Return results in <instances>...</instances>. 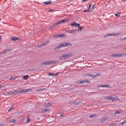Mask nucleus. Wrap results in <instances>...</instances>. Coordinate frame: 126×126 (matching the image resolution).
<instances>
[{
    "instance_id": "obj_1",
    "label": "nucleus",
    "mask_w": 126,
    "mask_h": 126,
    "mask_svg": "<svg viewBox=\"0 0 126 126\" xmlns=\"http://www.w3.org/2000/svg\"><path fill=\"white\" fill-rule=\"evenodd\" d=\"M72 45L71 43L69 42L64 43L63 44H61L59 45L58 46L56 47V48L59 47H66L68 46H71Z\"/></svg>"
},
{
    "instance_id": "obj_2",
    "label": "nucleus",
    "mask_w": 126,
    "mask_h": 126,
    "mask_svg": "<svg viewBox=\"0 0 126 126\" xmlns=\"http://www.w3.org/2000/svg\"><path fill=\"white\" fill-rule=\"evenodd\" d=\"M55 63L54 61H47L46 62H45L43 63V64L45 65H48L50 64H52Z\"/></svg>"
},
{
    "instance_id": "obj_3",
    "label": "nucleus",
    "mask_w": 126,
    "mask_h": 126,
    "mask_svg": "<svg viewBox=\"0 0 126 126\" xmlns=\"http://www.w3.org/2000/svg\"><path fill=\"white\" fill-rule=\"evenodd\" d=\"M119 35V33H116V34H114L113 33H111L110 34H107V35H105L104 36V38H105L106 37H107L108 36H117Z\"/></svg>"
},
{
    "instance_id": "obj_4",
    "label": "nucleus",
    "mask_w": 126,
    "mask_h": 126,
    "mask_svg": "<svg viewBox=\"0 0 126 126\" xmlns=\"http://www.w3.org/2000/svg\"><path fill=\"white\" fill-rule=\"evenodd\" d=\"M66 36L64 34H59L54 36V37H60L61 38L64 37H66Z\"/></svg>"
},
{
    "instance_id": "obj_5",
    "label": "nucleus",
    "mask_w": 126,
    "mask_h": 126,
    "mask_svg": "<svg viewBox=\"0 0 126 126\" xmlns=\"http://www.w3.org/2000/svg\"><path fill=\"white\" fill-rule=\"evenodd\" d=\"M68 58V56L67 54H64L59 57L60 60H65L67 59Z\"/></svg>"
},
{
    "instance_id": "obj_6",
    "label": "nucleus",
    "mask_w": 126,
    "mask_h": 126,
    "mask_svg": "<svg viewBox=\"0 0 126 126\" xmlns=\"http://www.w3.org/2000/svg\"><path fill=\"white\" fill-rule=\"evenodd\" d=\"M98 87H109L110 88V86L108 84H104V85H99L98 86Z\"/></svg>"
},
{
    "instance_id": "obj_7",
    "label": "nucleus",
    "mask_w": 126,
    "mask_h": 126,
    "mask_svg": "<svg viewBox=\"0 0 126 126\" xmlns=\"http://www.w3.org/2000/svg\"><path fill=\"white\" fill-rule=\"evenodd\" d=\"M19 39V37H16L15 36L12 37L11 38V39L12 40L14 41L15 42L17 40H18Z\"/></svg>"
},
{
    "instance_id": "obj_8",
    "label": "nucleus",
    "mask_w": 126,
    "mask_h": 126,
    "mask_svg": "<svg viewBox=\"0 0 126 126\" xmlns=\"http://www.w3.org/2000/svg\"><path fill=\"white\" fill-rule=\"evenodd\" d=\"M79 23L77 24L75 22H73L71 23L70 24V25L72 26H74L75 27H77Z\"/></svg>"
},
{
    "instance_id": "obj_9",
    "label": "nucleus",
    "mask_w": 126,
    "mask_h": 126,
    "mask_svg": "<svg viewBox=\"0 0 126 126\" xmlns=\"http://www.w3.org/2000/svg\"><path fill=\"white\" fill-rule=\"evenodd\" d=\"M69 104H73L74 105H76L77 104V102L74 101H72L69 102Z\"/></svg>"
},
{
    "instance_id": "obj_10",
    "label": "nucleus",
    "mask_w": 126,
    "mask_h": 126,
    "mask_svg": "<svg viewBox=\"0 0 126 126\" xmlns=\"http://www.w3.org/2000/svg\"><path fill=\"white\" fill-rule=\"evenodd\" d=\"M25 93V89H20L18 91V94Z\"/></svg>"
},
{
    "instance_id": "obj_11",
    "label": "nucleus",
    "mask_w": 126,
    "mask_h": 126,
    "mask_svg": "<svg viewBox=\"0 0 126 126\" xmlns=\"http://www.w3.org/2000/svg\"><path fill=\"white\" fill-rule=\"evenodd\" d=\"M44 4L45 5L50 4L51 3V0H49L43 2Z\"/></svg>"
},
{
    "instance_id": "obj_12",
    "label": "nucleus",
    "mask_w": 126,
    "mask_h": 126,
    "mask_svg": "<svg viewBox=\"0 0 126 126\" xmlns=\"http://www.w3.org/2000/svg\"><path fill=\"white\" fill-rule=\"evenodd\" d=\"M52 104L50 103H48L44 105V107H48L51 106H52Z\"/></svg>"
},
{
    "instance_id": "obj_13",
    "label": "nucleus",
    "mask_w": 126,
    "mask_h": 126,
    "mask_svg": "<svg viewBox=\"0 0 126 126\" xmlns=\"http://www.w3.org/2000/svg\"><path fill=\"white\" fill-rule=\"evenodd\" d=\"M86 76H87L91 77L92 78H94L95 77L94 75L89 74H87L86 75Z\"/></svg>"
},
{
    "instance_id": "obj_14",
    "label": "nucleus",
    "mask_w": 126,
    "mask_h": 126,
    "mask_svg": "<svg viewBox=\"0 0 126 126\" xmlns=\"http://www.w3.org/2000/svg\"><path fill=\"white\" fill-rule=\"evenodd\" d=\"M108 119V117H106L105 118H104L102 119L101 120V122H103L105 121L106 120H107Z\"/></svg>"
},
{
    "instance_id": "obj_15",
    "label": "nucleus",
    "mask_w": 126,
    "mask_h": 126,
    "mask_svg": "<svg viewBox=\"0 0 126 126\" xmlns=\"http://www.w3.org/2000/svg\"><path fill=\"white\" fill-rule=\"evenodd\" d=\"M32 90L31 89H25V93H27L28 92L31 91Z\"/></svg>"
},
{
    "instance_id": "obj_16",
    "label": "nucleus",
    "mask_w": 126,
    "mask_h": 126,
    "mask_svg": "<svg viewBox=\"0 0 126 126\" xmlns=\"http://www.w3.org/2000/svg\"><path fill=\"white\" fill-rule=\"evenodd\" d=\"M29 77V76L28 75H26L25 76H24L23 77V78L25 80H26L27 79H28Z\"/></svg>"
},
{
    "instance_id": "obj_17",
    "label": "nucleus",
    "mask_w": 126,
    "mask_h": 126,
    "mask_svg": "<svg viewBox=\"0 0 126 126\" xmlns=\"http://www.w3.org/2000/svg\"><path fill=\"white\" fill-rule=\"evenodd\" d=\"M122 57V55L121 53L116 54V57Z\"/></svg>"
},
{
    "instance_id": "obj_18",
    "label": "nucleus",
    "mask_w": 126,
    "mask_h": 126,
    "mask_svg": "<svg viewBox=\"0 0 126 126\" xmlns=\"http://www.w3.org/2000/svg\"><path fill=\"white\" fill-rule=\"evenodd\" d=\"M49 42V41H47L46 42H44V43L43 44H42V46H44L45 45H46Z\"/></svg>"
},
{
    "instance_id": "obj_19",
    "label": "nucleus",
    "mask_w": 126,
    "mask_h": 126,
    "mask_svg": "<svg viewBox=\"0 0 126 126\" xmlns=\"http://www.w3.org/2000/svg\"><path fill=\"white\" fill-rule=\"evenodd\" d=\"M50 111V109L48 108H47L45 109L44 110V111L45 112H48Z\"/></svg>"
},
{
    "instance_id": "obj_20",
    "label": "nucleus",
    "mask_w": 126,
    "mask_h": 126,
    "mask_svg": "<svg viewBox=\"0 0 126 126\" xmlns=\"http://www.w3.org/2000/svg\"><path fill=\"white\" fill-rule=\"evenodd\" d=\"M78 29L79 31H80L81 29V28L80 25L79 24H78Z\"/></svg>"
},
{
    "instance_id": "obj_21",
    "label": "nucleus",
    "mask_w": 126,
    "mask_h": 126,
    "mask_svg": "<svg viewBox=\"0 0 126 126\" xmlns=\"http://www.w3.org/2000/svg\"><path fill=\"white\" fill-rule=\"evenodd\" d=\"M57 25L55 22V23H54L52 24V25L51 27L52 28H53L54 27H55Z\"/></svg>"
},
{
    "instance_id": "obj_22",
    "label": "nucleus",
    "mask_w": 126,
    "mask_h": 126,
    "mask_svg": "<svg viewBox=\"0 0 126 126\" xmlns=\"http://www.w3.org/2000/svg\"><path fill=\"white\" fill-rule=\"evenodd\" d=\"M121 113V111H115L114 113V114L115 115L116 114H118Z\"/></svg>"
},
{
    "instance_id": "obj_23",
    "label": "nucleus",
    "mask_w": 126,
    "mask_h": 126,
    "mask_svg": "<svg viewBox=\"0 0 126 126\" xmlns=\"http://www.w3.org/2000/svg\"><path fill=\"white\" fill-rule=\"evenodd\" d=\"M96 116V115L95 114H92L89 117L90 118H93L94 117H95Z\"/></svg>"
},
{
    "instance_id": "obj_24",
    "label": "nucleus",
    "mask_w": 126,
    "mask_h": 126,
    "mask_svg": "<svg viewBox=\"0 0 126 126\" xmlns=\"http://www.w3.org/2000/svg\"><path fill=\"white\" fill-rule=\"evenodd\" d=\"M67 56H68V58L69 57H70L72 56V54L71 53H69L67 54Z\"/></svg>"
},
{
    "instance_id": "obj_25",
    "label": "nucleus",
    "mask_w": 126,
    "mask_h": 126,
    "mask_svg": "<svg viewBox=\"0 0 126 126\" xmlns=\"http://www.w3.org/2000/svg\"><path fill=\"white\" fill-rule=\"evenodd\" d=\"M60 21L61 22V23L65 22L66 21V20L64 19H62L61 20H60Z\"/></svg>"
},
{
    "instance_id": "obj_26",
    "label": "nucleus",
    "mask_w": 126,
    "mask_h": 126,
    "mask_svg": "<svg viewBox=\"0 0 126 126\" xmlns=\"http://www.w3.org/2000/svg\"><path fill=\"white\" fill-rule=\"evenodd\" d=\"M16 78H17L16 77H15V76L13 77H11L10 78H9V80H11V79H16Z\"/></svg>"
},
{
    "instance_id": "obj_27",
    "label": "nucleus",
    "mask_w": 126,
    "mask_h": 126,
    "mask_svg": "<svg viewBox=\"0 0 126 126\" xmlns=\"http://www.w3.org/2000/svg\"><path fill=\"white\" fill-rule=\"evenodd\" d=\"M120 13H116L115 14V15L116 16H120Z\"/></svg>"
},
{
    "instance_id": "obj_28",
    "label": "nucleus",
    "mask_w": 126,
    "mask_h": 126,
    "mask_svg": "<svg viewBox=\"0 0 126 126\" xmlns=\"http://www.w3.org/2000/svg\"><path fill=\"white\" fill-rule=\"evenodd\" d=\"M48 75L49 76H54L55 75V74L52 73H50Z\"/></svg>"
},
{
    "instance_id": "obj_29",
    "label": "nucleus",
    "mask_w": 126,
    "mask_h": 126,
    "mask_svg": "<svg viewBox=\"0 0 126 126\" xmlns=\"http://www.w3.org/2000/svg\"><path fill=\"white\" fill-rule=\"evenodd\" d=\"M92 6V4H90L89 5V7L88 8V10L89 11L90 9V8H91V7Z\"/></svg>"
},
{
    "instance_id": "obj_30",
    "label": "nucleus",
    "mask_w": 126,
    "mask_h": 126,
    "mask_svg": "<svg viewBox=\"0 0 126 126\" xmlns=\"http://www.w3.org/2000/svg\"><path fill=\"white\" fill-rule=\"evenodd\" d=\"M80 83L81 84L85 83V80L80 81Z\"/></svg>"
},
{
    "instance_id": "obj_31",
    "label": "nucleus",
    "mask_w": 126,
    "mask_h": 126,
    "mask_svg": "<svg viewBox=\"0 0 126 126\" xmlns=\"http://www.w3.org/2000/svg\"><path fill=\"white\" fill-rule=\"evenodd\" d=\"M119 100V99L117 97H114V100Z\"/></svg>"
},
{
    "instance_id": "obj_32",
    "label": "nucleus",
    "mask_w": 126,
    "mask_h": 126,
    "mask_svg": "<svg viewBox=\"0 0 126 126\" xmlns=\"http://www.w3.org/2000/svg\"><path fill=\"white\" fill-rule=\"evenodd\" d=\"M116 54H113L111 55V56L113 57H116Z\"/></svg>"
},
{
    "instance_id": "obj_33",
    "label": "nucleus",
    "mask_w": 126,
    "mask_h": 126,
    "mask_svg": "<svg viewBox=\"0 0 126 126\" xmlns=\"http://www.w3.org/2000/svg\"><path fill=\"white\" fill-rule=\"evenodd\" d=\"M56 23L57 25H59V24H61V22H60V20L58 21H57V22H56Z\"/></svg>"
},
{
    "instance_id": "obj_34",
    "label": "nucleus",
    "mask_w": 126,
    "mask_h": 126,
    "mask_svg": "<svg viewBox=\"0 0 126 126\" xmlns=\"http://www.w3.org/2000/svg\"><path fill=\"white\" fill-rule=\"evenodd\" d=\"M117 124L116 123L113 124H112L110 125V126H116Z\"/></svg>"
},
{
    "instance_id": "obj_35",
    "label": "nucleus",
    "mask_w": 126,
    "mask_h": 126,
    "mask_svg": "<svg viewBox=\"0 0 126 126\" xmlns=\"http://www.w3.org/2000/svg\"><path fill=\"white\" fill-rule=\"evenodd\" d=\"M122 55V57L123 56H126V53H121Z\"/></svg>"
},
{
    "instance_id": "obj_36",
    "label": "nucleus",
    "mask_w": 126,
    "mask_h": 126,
    "mask_svg": "<svg viewBox=\"0 0 126 126\" xmlns=\"http://www.w3.org/2000/svg\"><path fill=\"white\" fill-rule=\"evenodd\" d=\"M110 99L112 101H113L114 100V98L112 96H110Z\"/></svg>"
},
{
    "instance_id": "obj_37",
    "label": "nucleus",
    "mask_w": 126,
    "mask_h": 126,
    "mask_svg": "<svg viewBox=\"0 0 126 126\" xmlns=\"http://www.w3.org/2000/svg\"><path fill=\"white\" fill-rule=\"evenodd\" d=\"M12 122L13 123H15L16 122V120H15V119H13L12 120Z\"/></svg>"
},
{
    "instance_id": "obj_38",
    "label": "nucleus",
    "mask_w": 126,
    "mask_h": 126,
    "mask_svg": "<svg viewBox=\"0 0 126 126\" xmlns=\"http://www.w3.org/2000/svg\"><path fill=\"white\" fill-rule=\"evenodd\" d=\"M85 83H88L89 82V80H85Z\"/></svg>"
},
{
    "instance_id": "obj_39",
    "label": "nucleus",
    "mask_w": 126,
    "mask_h": 126,
    "mask_svg": "<svg viewBox=\"0 0 126 126\" xmlns=\"http://www.w3.org/2000/svg\"><path fill=\"white\" fill-rule=\"evenodd\" d=\"M42 46H42V44H41L39 45L37 47H41Z\"/></svg>"
},
{
    "instance_id": "obj_40",
    "label": "nucleus",
    "mask_w": 126,
    "mask_h": 126,
    "mask_svg": "<svg viewBox=\"0 0 126 126\" xmlns=\"http://www.w3.org/2000/svg\"><path fill=\"white\" fill-rule=\"evenodd\" d=\"M100 75V74L99 73H97L95 75V77H96L97 76H98Z\"/></svg>"
},
{
    "instance_id": "obj_41",
    "label": "nucleus",
    "mask_w": 126,
    "mask_h": 126,
    "mask_svg": "<svg viewBox=\"0 0 126 126\" xmlns=\"http://www.w3.org/2000/svg\"><path fill=\"white\" fill-rule=\"evenodd\" d=\"M13 109H14L13 107L11 108L8 110V111H10L12 110Z\"/></svg>"
},
{
    "instance_id": "obj_42",
    "label": "nucleus",
    "mask_w": 126,
    "mask_h": 126,
    "mask_svg": "<svg viewBox=\"0 0 126 126\" xmlns=\"http://www.w3.org/2000/svg\"><path fill=\"white\" fill-rule=\"evenodd\" d=\"M95 8L94 6V5H92V9H94Z\"/></svg>"
},
{
    "instance_id": "obj_43",
    "label": "nucleus",
    "mask_w": 126,
    "mask_h": 126,
    "mask_svg": "<svg viewBox=\"0 0 126 126\" xmlns=\"http://www.w3.org/2000/svg\"><path fill=\"white\" fill-rule=\"evenodd\" d=\"M30 121V120L29 118H28L27 120V122H29Z\"/></svg>"
},
{
    "instance_id": "obj_44",
    "label": "nucleus",
    "mask_w": 126,
    "mask_h": 126,
    "mask_svg": "<svg viewBox=\"0 0 126 126\" xmlns=\"http://www.w3.org/2000/svg\"><path fill=\"white\" fill-rule=\"evenodd\" d=\"M54 10V9H50V10H48V11L49 12H51V11H52L53 10Z\"/></svg>"
},
{
    "instance_id": "obj_45",
    "label": "nucleus",
    "mask_w": 126,
    "mask_h": 126,
    "mask_svg": "<svg viewBox=\"0 0 126 126\" xmlns=\"http://www.w3.org/2000/svg\"><path fill=\"white\" fill-rule=\"evenodd\" d=\"M89 11L88 10H84L83 11V12H87V11Z\"/></svg>"
},
{
    "instance_id": "obj_46",
    "label": "nucleus",
    "mask_w": 126,
    "mask_h": 126,
    "mask_svg": "<svg viewBox=\"0 0 126 126\" xmlns=\"http://www.w3.org/2000/svg\"><path fill=\"white\" fill-rule=\"evenodd\" d=\"M110 96H108V97L107 98V99H109V100H110Z\"/></svg>"
},
{
    "instance_id": "obj_47",
    "label": "nucleus",
    "mask_w": 126,
    "mask_h": 126,
    "mask_svg": "<svg viewBox=\"0 0 126 126\" xmlns=\"http://www.w3.org/2000/svg\"><path fill=\"white\" fill-rule=\"evenodd\" d=\"M123 124V123L122 122H121L120 123V125H122Z\"/></svg>"
},
{
    "instance_id": "obj_48",
    "label": "nucleus",
    "mask_w": 126,
    "mask_h": 126,
    "mask_svg": "<svg viewBox=\"0 0 126 126\" xmlns=\"http://www.w3.org/2000/svg\"><path fill=\"white\" fill-rule=\"evenodd\" d=\"M122 122L123 123V124H125L126 122V120Z\"/></svg>"
},
{
    "instance_id": "obj_49",
    "label": "nucleus",
    "mask_w": 126,
    "mask_h": 126,
    "mask_svg": "<svg viewBox=\"0 0 126 126\" xmlns=\"http://www.w3.org/2000/svg\"><path fill=\"white\" fill-rule=\"evenodd\" d=\"M55 74V76H56L57 75H58V73H56V74Z\"/></svg>"
},
{
    "instance_id": "obj_50",
    "label": "nucleus",
    "mask_w": 126,
    "mask_h": 126,
    "mask_svg": "<svg viewBox=\"0 0 126 126\" xmlns=\"http://www.w3.org/2000/svg\"><path fill=\"white\" fill-rule=\"evenodd\" d=\"M1 36H0V42L1 40Z\"/></svg>"
},
{
    "instance_id": "obj_51",
    "label": "nucleus",
    "mask_w": 126,
    "mask_h": 126,
    "mask_svg": "<svg viewBox=\"0 0 126 126\" xmlns=\"http://www.w3.org/2000/svg\"><path fill=\"white\" fill-rule=\"evenodd\" d=\"M124 40H126V37L124 38Z\"/></svg>"
},
{
    "instance_id": "obj_52",
    "label": "nucleus",
    "mask_w": 126,
    "mask_h": 126,
    "mask_svg": "<svg viewBox=\"0 0 126 126\" xmlns=\"http://www.w3.org/2000/svg\"><path fill=\"white\" fill-rule=\"evenodd\" d=\"M43 89H41L40 90H41V91H43Z\"/></svg>"
},
{
    "instance_id": "obj_53",
    "label": "nucleus",
    "mask_w": 126,
    "mask_h": 126,
    "mask_svg": "<svg viewBox=\"0 0 126 126\" xmlns=\"http://www.w3.org/2000/svg\"><path fill=\"white\" fill-rule=\"evenodd\" d=\"M2 87V86H0V89H1V87Z\"/></svg>"
},
{
    "instance_id": "obj_54",
    "label": "nucleus",
    "mask_w": 126,
    "mask_h": 126,
    "mask_svg": "<svg viewBox=\"0 0 126 126\" xmlns=\"http://www.w3.org/2000/svg\"><path fill=\"white\" fill-rule=\"evenodd\" d=\"M3 126V125H0V126Z\"/></svg>"
},
{
    "instance_id": "obj_55",
    "label": "nucleus",
    "mask_w": 126,
    "mask_h": 126,
    "mask_svg": "<svg viewBox=\"0 0 126 126\" xmlns=\"http://www.w3.org/2000/svg\"><path fill=\"white\" fill-rule=\"evenodd\" d=\"M62 115H60L59 116H62Z\"/></svg>"
},
{
    "instance_id": "obj_56",
    "label": "nucleus",
    "mask_w": 126,
    "mask_h": 126,
    "mask_svg": "<svg viewBox=\"0 0 126 126\" xmlns=\"http://www.w3.org/2000/svg\"><path fill=\"white\" fill-rule=\"evenodd\" d=\"M124 1H126V0H123Z\"/></svg>"
},
{
    "instance_id": "obj_57",
    "label": "nucleus",
    "mask_w": 126,
    "mask_h": 126,
    "mask_svg": "<svg viewBox=\"0 0 126 126\" xmlns=\"http://www.w3.org/2000/svg\"><path fill=\"white\" fill-rule=\"evenodd\" d=\"M66 32H68V31H66Z\"/></svg>"
}]
</instances>
